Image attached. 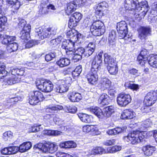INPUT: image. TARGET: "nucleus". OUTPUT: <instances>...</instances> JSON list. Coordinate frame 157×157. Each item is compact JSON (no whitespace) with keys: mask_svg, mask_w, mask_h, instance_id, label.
Listing matches in <instances>:
<instances>
[{"mask_svg":"<svg viewBox=\"0 0 157 157\" xmlns=\"http://www.w3.org/2000/svg\"><path fill=\"white\" fill-rule=\"evenodd\" d=\"M77 108L75 106L71 105L65 108V111L66 112L74 113H76Z\"/></svg>","mask_w":157,"mask_h":157,"instance_id":"nucleus-44","label":"nucleus"},{"mask_svg":"<svg viewBox=\"0 0 157 157\" xmlns=\"http://www.w3.org/2000/svg\"><path fill=\"white\" fill-rule=\"evenodd\" d=\"M44 133L48 135L57 136L60 135L62 132L58 130H46L44 131Z\"/></svg>","mask_w":157,"mask_h":157,"instance_id":"nucleus-38","label":"nucleus"},{"mask_svg":"<svg viewBox=\"0 0 157 157\" xmlns=\"http://www.w3.org/2000/svg\"><path fill=\"white\" fill-rule=\"evenodd\" d=\"M82 71L81 66L79 65L77 66L75 70L72 73V75L75 77L78 76Z\"/></svg>","mask_w":157,"mask_h":157,"instance_id":"nucleus-42","label":"nucleus"},{"mask_svg":"<svg viewBox=\"0 0 157 157\" xmlns=\"http://www.w3.org/2000/svg\"><path fill=\"white\" fill-rule=\"evenodd\" d=\"M109 97L106 94H102L100 97L98 101L99 104L103 106L107 105L109 102Z\"/></svg>","mask_w":157,"mask_h":157,"instance_id":"nucleus-23","label":"nucleus"},{"mask_svg":"<svg viewBox=\"0 0 157 157\" xmlns=\"http://www.w3.org/2000/svg\"><path fill=\"white\" fill-rule=\"evenodd\" d=\"M3 2V0H0V31H2L5 29V24L7 21V18L2 14V12L6 9L4 8L5 5Z\"/></svg>","mask_w":157,"mask_h":157,"instance_id":"nucleus-10","label":"nucleus"},{"mask_svg":"<svg viewBox=\"0 0 157 157\" xmlns=\"http://www.w3.org/2000/svg\"><path fill=\"white\" fill-rule=\"evenodd\" d=\"M100 6H98L97 8V10L96 12V14L98 16H99V18H100L102 16H104V13H103V10L102 9H100Z\"/></svg>","mask_w":157,"mask_h":157,"instance_id":"nucleus-53","label":"nucleus"},{"mask_svg":"<svg viewBox=\"0 0 157 157\" xmlns=\"http://www.w3.org/2000/svg\"><path fill=\"white\" fill-rule=\"evenodd\" d=\"M10 73L12 74V75H15V76L16 75L21 76L23 75L24 71L23 68L18 69L14 67L10 69L9 73Z\"/></svg>","mask_w":157,"mask_h":157,"instance_id":"nucleus-32","label":"nucleus"},{"mask_svg":"<svg viewBox=\"0 0 157 157\" xmlns=\"http://www.w3.org/2000/svg\"><path fill=\"white\" fill-rule=\"evenodd\" d=\"M20 81V78L12 75L8 78L4 80V82L6 85H12L18 83Z\"/></svg>","mask_w":157,"mask_h":157,"instance_id":"nucleus-20","label":"nucleus"},{"mask_svg":"<svg viewBox=\"0 0 157 157\" xmlns=\"http://www.w3.org/2000/svg\"><path fill=\"white\" fill-rule=\"evenodd\" d=\"M78 22L76 20H75L74 18L71 16L68 22L69 27L72 28L73 27H75L77 25V23Z\"/></svg>","mask_w":157,"mask_h":157,"instance_id":"nucleus-45","label":"nucleus"},{"mask_svg":"<svg viewBox=\"0 0 157 157\" xmlns=\"http://www.w3.org/2000/svg\"><path fill=\"white\" fill-rule=\"evenodd\" d=\"M103 23L98 20L94 21L90 26V31L92 34L94 36H100L105 32Z\"/></svg>","mask_w":157,"mask_h":157,"instance_id":"nucleus-3","label":"nucleus"},{"mask_svg":"<svg viewBox=\"0 0 157 157\" xmlns=\"http://www.w3.org/2000/svg\"><path fill=\"white\" fill-rule=\"evenodd\" d=\"M59 146L63 148H74L77 147V144L72 141H67L61 143Z\"/></svg>","mask_w":157,"mask_h":157,"instance_id":"nucleus-21","label":"nucleus"},{"mask_svg":"<svg viewBox=\"0 0 157 157\" xmlns=\"http://www.w3.org/2000/svg\"><path fill=\"white\" fill-rule=\"evenodd\" d=\"M35 96H36L39 101H42L44 99L43 95L42 93L38 91H34Z\"/></svg>","mask_w":157,"mask_h":157,"instance_id":"nucleus-52","label":"nucleus"},{"mask_svg":"<svg viewBox=\"0 0 157 157\" xmlns=\"http://www.w3.org/2000/svg\"><path fill=\"white\" fill-rule=\"evenodd\" d=\"M116 38V32L114 30H112L109 32L108 40L109 45L113 46L115 45V38Z\"/></svg>","mask_w":157,"mask_h":157,"instance_id":"nucleus-28","label":"nucleus"},{"mask_svg":"<svg viewBox=\"0 0 157 157\" xmlns=\"http://www.w3.org/2000/svg\"><path fill=\"white\" fill-rule=\"evenodd\" d=\"M156 150L155 147L150 145H147L143 147V150L144 154L147 156H150L151 155L153 152Z\"/></svg>","mask_w":157,"mask_h":157,"instance_id":"nucleus-25","label":"nucleus"},{"mask_svg":"<svg viewBox=\"0 0 157 157\" xmlns=\"http://www.w3.org/2000/svg\"><path fill=\"white\" fill-rule=\"evenodd\" d=\"M10 155L16 153L19 151L18 147L12 146L8 147Z\"/></svg>","mask_w":157,"mask_h":157,"instance_id":"nucleus-49","label":"nucleus"},{"mask_svg":"<svg viewBox=\"0 0 157 157\" xmlns=\"http://www.w3.org/2000/svg\"><path fill=\"white\" fill-rule=\"evenodd\" d=\"M31 29V26L29 25L25 26L24 29L21 32L20 36L22 39L21 42H25L28 40L30 38V32Z\"/></svg>","mask_w":157,"mask_h":157,"instance_id":"nucleus-11","label":"nucleus"},{"mask_svg":"<svg viewBox=\"0 0 157 157\" xmlns=\"http://www.w3.org/2000/svg\"><path fill=\"white\" fill-rule=\"evenodd\" d=\"M124 7L126 10H137L140 11V13L138 14L137 18L141 20L144 18L149 10L148 6L147 1H144L139 2L137 0H125Z\"/></svg>","mask_w":157,"mask_h":157,"instance_id":"nucleus-1","label":"nucleus"},{"mask_svg":"<svg viewBox=\"0 0 157 157\" xmlns=\"http://www.w3.org/2000/svg\"><path fill=\"white\" fill-rule=\"evenodd\" d=\"M75 41L74 40H64L62 43V48L65 50H74V45Z\"/></svg>","mask_w":157,"mask_h":157,"instance_id":"nucleus-17","label":"nucleus"},{"mask_svg":"<svg viewBox=\"0 0 157 157\" xmlns=\"http://www.w3.org/2000/svg\"><path fill=\"white\" fill-rule=\"evenodd\" d=\"M91 112L94 114L99 118L103 117V112L101 109L98 107H92L89 109Z\"/></svg>","mask_w":157,"mask_h":157,"instance_id":"nucleus-24","label":"nucleus"},{"mask_svg":"<svg viewBox=\"0 0 157 157\" xmlns=\"http://www.w3.org/2000/svg\"><path fill=\"white\" fill-rule=\"evenodd\" d=\"M103 52H100L95 57L94 59L95 60L97 61L99 63H101L102 59V56Z\"/></svg>","mask_w":157,"mask_h":157,"instance_id":"nucleus-57","label":"nucleus"},{"mask_svg":"<svg viewBox=\"0 0 157 157\" xmlns=\"http://www.w3.org/2000/svg\"><path fill=\"white\" fill-rule=\"evenodd\" d=\"M129 73L131 74L135 75L136 76H138L140 74L138 73V70L134 68L130 69Z\"/></svg>","mask_w":157,"mask_h":157,"instance_id":"nucleus-62","label":"nucleus"},{"mask_svg":"<svg viewBox=\"0 0 157 157\" xmlns=\"http://www.w3.org/2000/svg\"><path fill=\"white\" fill-rule=\"evenodd\" d=\"M67 97L70 101L72 102L79 101L82 99L81 94L74 92H70L69 93Z\"/></svg>","mask_w":157,"mask_h":157,"instance_id":"nucleus-15","label":"nucleus"},{"mask_svg":"<svg viewBox=\"0 0 157 157\" xmlns=\"http://www.w3.org/2000/svg\"><path fill=\"white\" fill-rule=\"evenodd\" d=\"M62 39V36H59L57 38L52 40L50 41L51 44L53 46H56L61 42Z\"/></svg>","mask_w":157,"mask_h":157,"instance_id":"nucleus-46","label":"nucleus"},{"mask_svg":"<svg viewBox=\"0 0 157 157\" xmlns=\"http://www.w3.org/2000/svg\"><path fill=\"white\" fill-rule=\"evenodd\" d=\"M36 85L38 89L45 92H50L53 88V85L52 82L50 81H37Z\"/></svg>","mask_w":157,"mask_h":157,"instance_id":"nucleus-6","label":"nucleus"},{"mask_svg":"<svg viewBox=\"0 0 157 157\" xmlns=\"http://www.w3.org/2000/svg\"><path fill=\"white\" fill-rule=\"evenodd\" d=\"M73 49L71 50H65L68 57L69 58H72V57L74 56V52L73 51Z\"/></svg>","mask_w":157,"mask_h":157,"instance_id":"nucleus-60","label":"nucleus"},{"mask_svg":"<svg viewBox=\"0 0 157 157\" xmlns=\"http://www.w3.org/2000/svg\"><path fill=\"white\" fill-rule=\"evenodd\" d=\"M147 62L151 66L154 68H157V55H150Z\"/></svg>","mask_w":157,"mask_h":157,"instance_id":"nucleus-22","label":"nucleus"},{"mask_svg":"<svg viewBox=\"0 0 157 157\" xmlns=\"http://www.w3.org/2000/svg\"><path fill=\"white\" fill-rule=\"evenodd\" d=\"M82 58V56L81 55H77L74 52V56L71 58L75 62H77L79 60H81Z\"/></svg>","mask_w":157,"mask_h":157,"instance_id":"nucleus-58","label":"nucleus"},{"mask_svg":"<svg viewBox=\"0 0 157 157\" xmlns=\"http://www.w3.org/2000/svg\"><path fill=\"white\" fill-rule=\"evenodd\" d=\"M77 4H79L74 0L67 3V7L65 9V12L67 15H69L75 11Z\"/></svg>","mask_w":157,"mask_h":157,"instance_id":"nucleus-16","label":"nucleus"},{"mask_svg":"<svg viewBox=\"0 0 157 157\" xmlns=\"http://www.w3.org/2000/svg\"><path fill=\"white\" fill-rule=\"evenodd\" d=\"M107 69L110 74L114 75H116L118 71L117 63L111 65H108Z\"/></svg>","mask_w":157,"mask_h":157,"instance_id":"nucleus-30","label":"nucleus"},{"mask_svg":"<svg viewBox=\"0 0 157 157\" xmlns=\"http://www.w3.org/2000/svg\"><path fill=\"white\" fill-rule=\"evenodd\" d=\"M34 92L33 91L31 93V96L29 98V102L31 105H35L37 104L39 102V100L37 98V96L34 95Z\"/></svg>","mask_w":157,"mask_h":157,"instance_id":"nucleus-35","label":"nucleus"},{"mask_svg":"<svg viewBox=\"0 0 157 157\" xmlns=\"http://www.w3.org/2000/svg\"><path fill=\"white\" fill-rule=\"evenodd\" d=\"M85 52L84 48L81 47L78 48L75 52V54L81 55L82 56V55L84 56Z\"/></svg>","mask_w":157,"mask_h":157,"instance_id":"nucleus-56","label":"nucleus"},{"mask_svg":"<svg viewBox=\"0 0 157 157\" xmlns=\"http://www.w3.org/2000/svg\"><path fill=\"white\" fill-rule=\"evenodd\" d=\"M62 106L59 105L53 106L52 107L48 108V110H51V111H55L57 110H60L63 109Z\"/></svg>","mask_w":157,"mask_h":157,"instance_id":"nucleus-59","label":"nucleus"},{"mask_svg":"<svg viewBox=\"0 0 157 157\" xmlns=\"http://www.w3.org/2000/svg\"><path fill=\"white\" fill-rule=\"evenodd\" d=\"M82 39V36L80 33H75V35L73 36V40L75 42L77 41H81Z\"/></svg>","mask_w":157,"mask_h":157,"instance_id":"nucleus-50","label":"nucleus"},{"mask_svg":"<svg viewBox=\"0 0 157 157\" xmlns=\"http://www.w3.org/2000/svg\"><path fill=\"white\" fill-rule=\"evenodd\" d=\"M94 51V50H92L86 48L85 50L84 56L87 57H88L91 55Z\"/></svg>","mask_w":157,"mask_h":157,"instance_id":"nucleus-55","label":"nucleus"},{"mask_svg":"<svg viewBox=\"0 0 157 157\" xmlns=\"http://www.w3.org/2000/svg\"><path fill=\"white\" fill-rule=\"evenodd\" d=\"M129 87L130 89L136 91H137L139 89L138 85L134 83L130 84Z\"/></svg>","mask_w":157,"mask_h":157,"instance_id":"nucleus-64","label":"nucleus"},{"mask_svg":"<svg viewBox=\"0 0 157 157\" xmlns=\"http://www.w3.org/2000/svg\"><path fill=\"white\" fill-rule=\"evenodd\" d=\"M31 147L32 144L30 142H24L18 147L19 151L21 152H25L29 149Z\"/></svg>","mask_w":157,"mask_h":157,"instance_id":"nucleus-26","label":"nucleus"},{"mask_svg":"<svg viewBox=\"0 0 157 157\" xmlns=\"http://www.w3.org/2000/svg\"><path fill=\"white\" fill-rule=\"evenodd\" d=\"M101 63H99L97 61L94 59L91 63V68L90 71H93L97 72L101 67Z\"/></svg>","mask_w":157,"mask_h":157,"instance_id":"nucleus-37","label":"nucleus"},{"mask_svg":"<svg viewBox=\"0 0 157 157\" xmlns=\"http://www.w3.org/2000/svg\"><path fill=\"white\" fill-rule=\"evenodd\" d=\"M157 99V93L151 91L148 93L145 96L144 101L145 105L151 106L154 104Z\"/></svg>","mask_w":157,"mask_h":157,"instance_id":"nucleus-9","label":"nucleus"},{"mask_svg":"<svg viewBox=\"0 0 157 157\" xmlns=\"http://www.w3.org/2000/svg\"><path fill=\"white\" fill-rule=\"evenodd\" d=\"M41 125H40L37 126L36 124H34L31 126L29 129V131L30 132H36L39 131H41L43 128L41 127Z\"/></svg>","mask_w":157,"mask_h":157,"instance_id":"nucleus-41","label":"nucleus"},{"mask_svg":"<svg viewBox=\"0 0 157 157\" xmlns=\"http://www.w3.org/2000/svg\"><path fill=\"white\" fill-rule=\"evenodd\" d=\"M13 136V133L10 131H8L3 134V137L5 140L11 139Z\"/></svg>","mask_w":157,"mask_h":157,"instance_id":"nucleus-47","label":"nucleus"},{"mask_svg":"<svg viewBox=\"0 0 157 157\" xmlns=\"http://www.w3.org/2000/svg\"><path fill=\"white\" fill-rule=\"evenodd\" d=\"M35 146L45 153H54L56 151L58 148V146L56 143L49 142H46L44 144H39Z\"/></svg>","mask_w":157,"mask_h":157,"instance_id":"nucleus-4","label":"nucleus"},{"mask_svg":"<svg viewBox=\"0 0 157 157\" xmlns=\"http://www.w3.org/2000/svg\"><path fill=\"white\" fill-rule=\"evenodd\" d=\"M152 124L151 122L149 119H147L143 121L141 124L140 126V132H146L145 131H143L145 129L151 127Z\"/></svg>","mask_w":157,"mask_h":157,"instance_id":"nucleus-34","label":"nucleus"},{"mask_svg":"<svg viewBox=\"0 0 157 157\" xmlns=\"http://www.w3.org/2000/svg\"><path fill=\"white\" fill-rule=\"evenodd\" d=\"M145 105L141 108V110L142 112L147 113L150 111L151 109L149 107L150 106Z\"/></svg>","mask_w":157,"mask_h":157,"instance_id":"nucleus-63","label":"nucleus"},{"mask_svg":"<svg viewBox=\"0 0 157 157\" xmlns=\"http://www.w3.org/2000/svg\"><path fill=\"white\" fill-rule=\"evenodd\" d=\"M78 117L81 120L84 122L90 123L91 122V117L89 115L83 113L78 114Z\"/></svg>","mask_w":157,"mask_h":157,"instance_id":"nucleus-33","label":"nucleus"},{"mask_svg":"<svg viewBox=\"0 0 157 157\" xmlns=\"http://www.w3.org/2000/svg\"><path fill=\"white\" fill-rule=\"evenodd\" d=\"M116 140L114 139L109 140H106L104 143L106 146H110L114 144L115 143Z\"/></svg>","mask_w":157,"mask_h":157,"instance_id":"nucleus-61","label":"nucleus"},{"mask_svg":"<svg viewBox=\"0 0 157 157\" xmlns=\"http://www.w3.org/2000/svg\"><path fill=\"white\" fill-rule=\"evenodd\" d=\"M124 130V128L117 127L113 129L109 130L106 132V133L109 135H115L121 133Z\"/></svg>","mask_w":157,"mask_h":157,"instance_id":"nucleus-31","label":"nucleus"},{"mask_svg":"<svg viewBox=\"0 0 157 157\" xmlns=\"http://www.w3.org/2000/svg\"><path fill=\"white\" fill-rule=\"evenodd\" d=\"M135 113L131 109H127L124 110L121 115L122 119H130L135 117Z\"/></svg>","mask_w":157,"mask_h":157,"instance_id":"nucleus-19","label":"nucleus"},{"mask_svg":"<svg viewBox=\"0 0 157 157\" xmlns=\"http://www.w3.org/2000/svg\"><path fill=\"white\" fill-rule=\"evenodd\" d=\"M72 17L74 18L75 20H76L78 22L81 19L82 17L81 13L78 12L74 13Z\"/></svg>","mask_w":157,"mask_h":157,"instance_id":"nucleus-54","label":"nucleus"},{"mask_svg":"<svg viewBox=\"0 0 157 157\" xmlns=\"http://www.w3.org/2000/svg\"><path fill=\"white\" fill-rule=\"evenodd\" d=\"M71 61L67 58H62L56 62V64L60 67H63L70 64Z\"/></svg>","mask_w":157,"mask_h":157,"instance_id":"nucleus-29","label":"nucleus"},{"mask_svg":"<svg viewBox=\"0 0 157 157\" xmlns=\"http://www.w3.org/2000/svg\"><path fill=\"white\" fill-rule=\"evenodd\" d=\"M121 147L120 146H115L107 148V153H113L121 150Z\"/></svg>","mask_w":157,"mask_h":157,"instance_id":"nucleus-39","label":"nucleus"},{"mask_svg":"<svg viewBox=\"0 0 157 157\" xmlns=\"http://www.w3.org/2000/svg\"><path fill=\"white\" fill-rule=\"evenodd\" d=\"M18 25L19 28H22L24 29L25 26H26L27 25L26 24V21L24 19H21L20 18H18Z\"/></svg>","mask_w":157,"mask_h":157,"instance_id":"nucleus-51","label":"nucleus"},{"mask_svg":"<svg viewBox=\"0 0 157 157\" xmlns=\"http://www.w3.org/2000/svg\"><path fill=\"white\" fill-rule=\"evenodd\" d=\"M56 55V53L55 52H51L46 55L45 57V59L47 62L50 61L55 58Z\"/></svg>","mask_w":157,"mask_h":157,"instance_id":"nucleus-43","label":"nucleus"},{"mask_svg":"<svg viewBox=\"0 0 157 157\" xmlns=\"http://www.w3.org/2000/svg\"><path fill=\"white\" fill-rule=\"evenodd\" d=\"M147 52V50L144 49L141 50L137 59L139 64L141 66L144 65L148 61L149 56H148Z\"/></svg>","mask_w":157,"mask_h":157,"instance_id":"nucleus-13","label":"nucleus"},{"mask_svg":"<svg viewBox=\"0 0 157 157\" xmlns=\"http://www.w3.org/2000/svg\"><path fill=\"white\" fill-rule=\"evenodd\" d=\"M127 24L125 21H121L117 24V29L119 34L120 39H124L125 40H128L131 36L127 35L128 28Z\"/></svg>","mask_w":157,"mask_h":157,"instance_id":"nucleus-5","label":"nucleus"},{"mask_svg":"<svg viewBox=\"0 0 157 157\" xmlns=\"http://www.w3.org/2000/svg\"><path fill=\"white\" fill-rule=\"evenodd\" d=\"M18 48V44L15 42H13L8 44L7 49L8 52H11L16 51Z\"/></svg>","mask_w":157,"mask_h":157,"instance_id":"nucleus-36","label":"nucleus"},{"mask_svg":"<svg viewBox=\"0 0 157 157\" xmlns=\"http://www.w3.org/2000/svg\"><path fill=\"white\" fill-rule=\"evenodd\" d=\"M86 77L89 83L92 85L95 84L98 80V76L97 72L90 71L86 75Z\"/></svg>","mask_w":157,"mask_h":157,"instance_id":"nucleus-14","label":"nucleus"},{"mask_svg":"<svg viewBox=\"0 0 157 157\" xmlns=\"http://www.w3.org/2000/svg\"><path fill=\"white\" fill-rule=\"evenodd\" d=\"M138 37L142 40L144 41L148 36L151 35V29L149 26H141L138 30Z\"/></svg>","mask_w":157,"mask_h":157,"instance_id":"nucleus-8","label":"nucleus"},{"mask_svg":"<svg viewBox=\"0 0 157 157\" xmlns=\"http://www.w3.org/2000/svg\"><path fill=\"white\" fill-rule=\"evenodd\" d=\"M90 132L94 135H99L100 133L98 128L95 126L93 125H91Z\"/></svg>","mask_w":157,"mask_h":157,"instance_id":"nucleus-48","label":"nucleus"},{"mask_svg":"<svg viewBox=\"0 0 157 157\" xmlns=\"http://www.w3.org/2000/svg\"><path fill=\"white\" fill-rule=\"evenodd\" d=\"M70 84L67 82H63L61 84L56 87L55 89L56 91L59 93H63L67 91Z\"/></svg>","mask_w":157,"mask_h":157,"instance_id":"nucleus-18","label":"nucleus"},{"mask_svg":"<svg viewBox=\"0 0 157 157\" xmlns=\"http://www.w3.org/2000/svg\"><path fill=\"white\" fill-rule=\"evenodd\" d=\"M111 85V81L106 78H102L98 85V88L102 90H105L110 88Z\"/></svg>","mask_w":157,"mask_h":157,"instance_id":"nucleus-12","label":"nucleus"},{"mask_svg":"<svg viewBox=\"0 0 157 157\" xmlns=\"http://www.w3.org/2000/svg\"><path fill=\"white\" fill-rule=\"evenodd\" d=\"M50 29H44L42 32V34L41 35L40 39H43L47 37H49L51 35V33L50 31Z\"/></svg>","mask_w":157,"mask_h":157,"instance_id":"nucleus-40","label":"nucleus"},{"mask_svg":"<svg viewBox=\"0 0 157 157\" xmlns=\"http://www.w3.org/2000/svg\"><path fill=\"white\" fill-rule=\"evenodd\" d=\"M146 132H140L139 130L134 131L129 133L127 136H124V139L125 141L135 144L141 142L146 136Z\"/></svg>","mask_w":157,"mask_h":157,"instance_id":"nucleus-2","label":"nucleus"},{"mask_svg":"<svg viewBox=\"0 0 157 157\" xmlns=\"http://www.w3.org/2000/svg\"><path fill=\"white\" fill-rule=\"evenodd\" d=\"M131 100L130 95L124 93L119 94L117 98V103L121 107L126 106L131 102Z\"/></svg>","mask_w":157,"mask_h":157,"instance_id":"nucleus-7","label":"nucleus"},{"mask_svg":"<svg viewBox=\"0 0 157 157\" xmlns=\"http://www.w3.org/2000/svg\"><path fill=\"white\" fill-rule=\"evenodd\" d=\"M104 61L105 64L108 65L116 63V61L110 55L107 53L104 54Z\"/></svg>","mask_w":157,"mask_h":157,"instance_id":"nucleus-27","label":"nucleus"}]
</instances>
